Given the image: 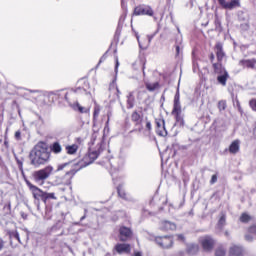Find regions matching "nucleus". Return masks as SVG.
Here are the masks:
<instances>
[{
    "label": "nucleus",
    "instance_id": "nucleus-1",
    "mask_svg": "<svg viewBox=\"0 0 256 256\" xmlns=\"http://www.w3.org/2000/svg\"><path fill=\"white\" fill-rule=\"evenodd\" d=\"M51 151L52 153L59 155V153L63 151V148L61 147V144L59 142H54L51 145L50 149L47 142H38L29 154L31 165H33L34 167H41V165H47V163H49V161L51 160Z\"/></svg>",
    "mask_w": 256,
    "mask_h": 256
},
{
    "label": "nucleus",
    "instance_id": "nucleus-2",
    "mask_svg": "<svg viewBox=\"0 0 256 256\" xmlns=\"http://www.w3.org/2000/svg\"><path fill=\"white\" fill-rule=\"evenodd\" d=\"M105 149V142L103 140H100L98 143V149L97 151L90 152L86 156H84L83 160L80 161L77 166L78 168L76 169H71L68 172H66L65 177H67V180L64 182V185H71V179L75 176V173L77 171H80V169H83V167H87V165H91L97 157H99V153H101Z\"/></svg>",
    "mask_w": 256,
    "mask_h": 256
},
{
    "label": "nucleus",
    "instance_id": "nucleus-3",
    "mask_svg": "<svg viewBox=\"0 0 256 256\" xmlns=\"http://www.w3.org/2000/svg\"><path fill=\"white\" fill-rule=\"evenodd\" d=\"M53 173V167L47 166L44 169H40L38 171H35L32 174V177L38 185H43L45 183L46 179H49L51 177V174Z\"/></svg>",
    "mask_w": 256,
    "mask_h": 256
},
{
    "label": "nucleus",
    "instance_id": "nucleus-4",
    "mask_svg": "<svg viewBox=\"0 0 256 256\" xmlns=\"http://www.w3.org/2000/svg\"><path fill=\"white\" fill-rule=\"evenodd\" d=\"M26 185L31 191L33 198L36 201H44L45 199V191L41 190L39 187L33 185L29 180H26Z\"/></svg>",
    "mask_w": 256,
    "mask_h": 256
},
{
    "label": "nucleus",
    "instance_id": "nucleus-5",
    "mask_svg": "<svg viewBox=\"0 0 256 256\" xmlns=\"http://www.w3.org/2000/svg\"><path fill=\"white\" fill-rule=\"evenodd\" d=\"M156 243L163 249H169L173 247V238L170 236L156 237Z\"/></svg>",
    "mask_w": 256,
    "mask_h": 256
},
{
    "label": "nucleus",
    "instance_id": "nucleus-6",
    "mask_svg": "<svg viewBox=\"0 0 256 256\" xmlns=\"http://www.w3.org/2000/svg\"><path fill=\"white\" fill-rule=\"evenodd\" d=\"M133 237V231L130 230V228L122 226L119 229V239L120 241H129Z\"/></svg>",
    "mask_w": 256,
    "mask_h": 256
},
{
    "label": "nucleus",
    "instance_id": "nucleus-7",
    "mask_svg": "<svg viewBox=\"0 0 256 256\" xmlns=\"http://www.w3.org/2000/svg\"><path fill=\"white\" fill-rule=\"evenodd\" d=\"M200 243L204 251H211L215 245V240L211 236H204L200 239Z\"/></svg>",
    "mask_w": 256,
    "mask_h": 256
},
{
    "label": "nucleus",
    "instance_id": "nucleus-8",
    "mask_svg": "<svg viewBox=\"0 0 256 256\" xmlns=\"http://www.w3.org/2000/svg\"><path fill=\"white\" fill-rule=\"evenodd\" d=\"M134 15H148L153 17V8L150 6H138L134 9Z\"/></svg>",
    "mask_w": 256,
    "mask_h": 256
},
{
    "label": "nucleus",
    "instance_id": "nucleus-9",
    "mask_svg": "<svg viewBox=\"0 0 256 256\" xmlns=\"http://www.w3.org/2000/svg\"><path fill=\"white\" fill-rule=\"evenodd\" d=\"M156 125H157V129H156L157 135H159L160 137H167V129L165 128V120H163V119L156 120Z\"/></svg>",
    "mask_w": 256,
    "mask_h": 256
},
{
    "label": "nucleus",
    "instance_id": "nucleus-10",
    "mask_svg": "<svg viewBox=\"0 0 256 256\" xmlns=\"http://www.w3.org/2000/svg\"><path fill=\"white\" fill-rule=\"evenodd\" d=\"M218 2L224 9H235L239 6V0H218Z\"/></svg>",
    "mask_w": 256,
    "mask_h": 256
},
{
    "label": "nucleus",
    "instance_id": "nucleus-11",
    "mask_svg": "<svg viewBox=\"0 0 256 256\" xmlns=\"http://www.w3.org/2000/svg\"><path fill=\"white\" fill-rule=\"evenodd\" d=\"M179 114H181V102H180L179 91H177L174 96L172 115H179Z\"/></svg>",
    "mask_w": 256,
    "mask_h": 256
},
{
    "label": "nucleus",
    "instance_id": "nucleus-12",
    "mask_svg": "<svg viewBox=\"0 0 256 256\" xmlns=\"http://www.w3.org/2000/svg\"><path fill=\"white\" fill-rule=\"evenodd\" d=\"M216 57L218 63H221L225 57V52L223 51V44L221 42L216 43L215 45Z\"/></svg>",
    "mask_w": 256,
    "mask_h": 256
},
{
    "label": "nucleus",
    "instance_id": "nucleus-13",
    "mask_svg": "<svg viewBox=\"0 0 256 256\" xmlns=\"http://www.w3.org/2000/svg\"><path fill=\"white\" fill-rule=\"evenodd\" d=\"M115 251L119 253V255H123V253H131V245L129 244H117L115 246Z\"/></svg>",
    "mask_w": 256,
    "mask_h": 256
},
{
    "label": "nucleus",
    "instance_id": "nucleus-14",
    "mask_svg": "<svg viewBox=\"0 0 256 256\" xmlns=\"http://www.w3.org/2000/svg\"><path fill=\"white\" fill-rule=\"evenodd\" d=\"M241 147V141L239 140H234L230 146H229V152L232 155H236V153H239V149Z\"/></svg>",
    "mask_w": 256,
    "mask_h": 256
},
{
    "label": "nucleus",
    "instance_id": "nucleus-15",
    "mask_svg": "<svg viewBox=\"0 0 256 256\" xmlns=\"http://www.w3.org/2000/svg\"><path fill=\"white\" fill-rule=\"evenodd\" d=\"M126 99L127 109H133V107H135V93L129 92Z\"/></svg>",
    "mask_w": 256,
    "mask_h": 256
},
{
    "label": "nucleus",
    "instance_id": "nucleus-16",
    "mask_svg": "<svg viewBox=\"0 0 256 256\" xmlns=\"http://www.w3.org/2000/svg\"><path fill=\"white\" fill-rule=\"evenodd\" d=\"M161 229L163 231H175V229H177V226L175 225V223H172L169 221H163L161 223Z\"/></svg>",
    "mask_w": 256,
    "mask_h": 256
},
{
    "label": "nucleus",
    "instance_id": "nucleus-17",
    "mask_svg": "<svg viewBox=\"0 0 256 256\" xmlns=\"http://www.w3.org/2000/svg\"><path fill=\"white\" fill-rule=\"evenodd\" d=\"M239 65L247 67L248 69H255L256 59L240 60Z\"/></svg>",
    "mask_w": 256,
    "mask_h": 256
},
{
    "label": "nucleus",
    "instance_id": "nucleus-18",
    "mask_svg": "<svg viewBox=\"0 0 256 256\" xmlns=\"http://www.w3.org/2000/svg\"><path fill=\"white\" fill-rule=\"evenodd\" d=\"M230 256H243V248L241 246L233 245L230 248Z\"/></svg>",
    "mask_w": 256,
    "mask_h": 256
},
{
    "label": "nucleus",
    "instance_id": "nucleus-19",
    "mask_svg": "<svg viewBox=\"0 0 256 256\" xmlns=\"http://www.w3.org/2000/svg\"><path fill=\"white\" fill-rule=\"evenodd\" d=\"M229 79V73L228 72H223L222 74H219L217 77L218 83L225 87L227 85V80Z\"/></svg>",
    "mask_w": 256,
    "mask_h": 256
},
{
    "label": "nucleus",
    "instance_id": "nucleus-20",
    "mask_svg": "<svg viewBox=\"0 0 256 256\" xmlns=\"http://www.w3.org/2000/svg\"><path fill=\"white\" fill-rule=\"evenodd\" d=\"M212 66H213V69H214V73H217L218 75H221V74L227 72V70H225V68L223 67L221 62L213 63Z\"/></svg>",
    "mask_w": 256,
    "mask_h": 256
},
{
    "label": "nucleus",
    "instance_id": "nucleus-21",
    "mask_svg": "<svg viewBox=\"0 0 256 256\" xmlns=\"http://www.w3.org/2000/svg\"><path fill=\"white\" fill-rule=\"evenodd\" d=\"M144 85L147 89V91L153 92V91H157V89H159V82H148V81H144Z\"/></svg>",
    "mask_w": 256,
    "mask_h": 256
},
{
    "label": "nucleus",
    "instance_id": "nucleus-22",
    "mask_svg": "<svg viewBox=\"0 0 256 256\" xmlns=\"http://www.w3.org/2000/svg\"><path fill=\"white\" fill-rule=\"evenodd\" d=\"M78 149H79V146H77V144L66 146V151H67L68 155H75V153H77Z\"/></svg>",
    "mask_w": 256,
    "mask_h": 256
},
{
    "label": "nucleus",
    "instance_id": "nucleus-23",
    "mask_svg": "<svg viewBox=\"0 0 256 256\" xmlns=\"http://www.w3.org/2000/svg\"><path fill=\"white\" fill-rule=\"evenodd\" d=\"M131 119L136 125H141V115L137 111H134L131 115Z\"/></svg>",
    "mask_w": 256,
    "mask_h": 256
},
{
    "label": "nucleus",
    "instance_id": "nucleus-24",
    "mask_svg": "<svg viewBox=\"0 0 256 256\" xmlns=\"http://www.w3.org/2000/svg\"><path fill=\"white\" fill-rule=\"evenodd\" d=\"M73 109H74V111H79V113H88V111H89L85 107L81 106L80 103L74 104Z\"/></svg>",
    "mask_w": 256,
    "mask_h": 256
},
{
    "label": "nucleus",
    "instance_id": "nucleus-25",
    "mask_svg": "<svg viewBox=\"0 0 256 256\" xmlns=\"http://www.w3.org/2000/svg\"><path fill=\"white\" fill-rule=\"evenodd\" d=\"M173 115L175 116L177 125H179L180 127H183V125H185V120H183V117L181 116V114H173Z\"/></svg>",
    "mask_w": 256,
    "mask_h": 256
},
{
    "label": "nucleus",
    "instance_id": "nucleus-26",
    "mask_svg": "<svg viewBox=\"0 0 256 256\" xmlns=\"http://www.w3.org/2000/svg\"><path fill=\"white\" fill-rule=\"evenodd\" d=\"M197 251H199V246L192 244L188 247V253L190 255H195V253H197Z\"/></svg>",
    "mask_w": 256,
    "mask_h": 256
},
{
    "label": "nucleus",
    "instance_id": "nucleus-27",
    "mask_svg": "<svg viewBox=\"0 0 256 256\" xmlns=\"http://www.w3.org/2000/svg\"><path fill=\"white\" fill-rule=\"evenodd\" d=\"M240 221H241V223H249V221H251V216L247 213H243L240 216Z\"/></svg>",
    "mask_w": 256,
    "mask_h": 256
},
{
    "label": "nucleus",
    "instance_id": "nucleus-28",
    "mask_svg": "<svg viewBox=\"0 0 256 256\" xmlns=\"http://www.w3.org/2000/svg\"><path fill=\"white\" fill-rule=\"evenodd\" d=\"M48 199H57V197L55 196V193L44 192V201H43V203H47Z\"/></svg>",
    "mask_w": 256,
    "mask_h": 256
},
{
    "label": "nucleus",
    "instance_id": "nucleus-29",
    "mask_svg": "<svg viewBox=\"0 0 256 256\" xmlns=\"http://www.w3.org/2000/svg\"><path fill=\"white\" fill-rule=\"evenodd\" d=\"M118 195L121 197V199H127V194L125 193V190L121 186L117 187Z\"/></svg>",
    "mask_w": 256,
    "mask_h": 256
},
{
    "label": "nucleus",
    "instance_id": "nucleus-30",
    "mask_svg": "<svg viewBox=\"0 0 256 256\" xmlns=\"http://www.w3.org/2000/svg\"><path fill=\"white\" fill-rule=\"evenodd\" d=\"M215 26L217 31H223V28L221 27V20L217 15L215 16Z\"/></svg>",
    "mask_w": 256,
    "mask_h": 256
},
{
    "label": "nucleus",
    "instance_id": "nucleus-31",
    "mask_svg": "<svg viewBox=\"0 0 256 256\" xmlns=\"http://www.w3.org/2000/svg\"><path fill=\"white\" fill-rule=\"evenodd\" d=\"M218 109L219 111H225L227 109V102L221 100L218 102Z\"/></svg>",
    "mask_w": 256,
    "mask_h": 256
},
{
    "label": "nucleus",
    "instance_id": "nucleus-32",
    "mask_svg": "<svg viewBox=\"0 0 256 256\" xmlns=\"http://www.w3.org/2000/svg\"><path fill=\"white\" fill-rule=\"evenodd\" d=\"M215 255H216V256H225V255H226L225 248L219 247V248L216 250Z\"/></svg>",
    "mask_w": 256,
    "mask_h": 256
},
{
    "label": "nucleus",
    "instance_id": "nucleus-33",
    "mask_svg": "<svg viewBox=\"0 0 256 256\" xmlns=\"http://www.w3.org/2000/svg\"><path fill=\"white\" fill-rule=\"evenodd\" d=\"M9 236L11 238L17 239V241H21V239L19 238V232H17V231H11L9 233Z\"/></svg>",
    "mask_w": 256,
    "mask_h": 256
},
{
    "label": "nucleus",
    "instance_id": "nucleus-34",
    "mask_svg": "<svg viewBox=\"0 0 256 256\" xmlns=\"http://www.w3.org/2000/svg\"><path fill=\"white\" fill-rule=\"evenodd\" d=\"M99 113H101V108H99V106H95V108H94V119H97V117H99Z\"/></svg>",
    "mask_w": 256,
    "mask_h": 256
},
{
    "label": "nucleus",
    "instance_id": "nucleus-35",
    "mask_svg": "<svg viewBox=\"0 0 256 256\" xmlns=\"http://www.w3.org/2000/svg\"><path fill=\"white\" fill-rule=\"evenodd\" d=\"M145 123H146V130L148 131V133H151V129H152L151 121H149V119L146 118Z\"/></svg>",
    "mask_w": 256,
    "mask_h": 256
},
{
    "label": "nucleus",
    "instance_id": "nucleus-36",
    "mask_svg": "<svg viewBox=\"0 0 256 256\" xmlns=\"http://www.w3.org/2000/svg\"><path fill=\"white\" fill-rule=\"evenodd\" d=\"M225 221H226L225 215H222L221 218L219 219L218 227H223L225 225Z\"/></svg>",
    "mask_w": 256,
    "mask_h": 256
},
{
    "label": "nucleus",
    "instance_id": "nucleus-37",
    "mask_svg": "<svg viewBox=\"0 0 256 256\" xmlns=\"http://www.w3.org/2000/svg\"><path fill=\"white\" fill-rule=\"evenodd\" d=\"M18 169L23 172V160L16 159Z\"/></svg>",
    "mask_w": 256,
    "mask_h": 256
},
{
    "label": "nucleus",
    "instance_id": "nucleus-38",
    "mask_svg": "<svg viewBox=\"0 0 256 256\" xmlns=\"http://www.w3.org/2000/svg\"><path fill=\"white\" fill-rule=\"evenodd\" d=\"M250 107L253 109V111H256V100L250 101Z\"/></svg>",
    "mask_w": 256,
    "mask_h": 256
},
{
    "label": "nucleus",
    "instance_id": "nucleus-39",
    "mask_svg": "<svg viewBox=\"0 0 256 256\" xmlns=\"http://www.w3.org/2000/svg\"><path fill=\"white\" fill-rule=\"evenodd\" d=\"M67 165H69V163H64L58 166V171H63L65 169V167H67Z\"/></svg>",
    "mask_w": 256,
    "mask_h": 256
},
{
    "label": "nucleus",
    "instance_id": "nucleus-40",
    "mask_svg": "<svg viewBox=\"0 0 256 256\" xmlns=\"http://www.w3.org/2000/svg\"><path fill=\"white\" fill-rule=\"evenodd\" d=\"M15 139H17V141H21V132L20 131L15 132Z\"/></svg>",
    "mask_w": 256,
    "mask_h": 256
},
{
    "label": "nucleus",
    "instance_id": "nucleus-41",
    "mask_svg": "<svg viewBox=\"0 0 256 256\" xmlns=\"http://www.w3.org/2000/svg\"><path fill=\"white\" fill-rule=\"evenodd\" d=\"M210 183H211V185L217 183V175H213V176H212V178H211V180H210Z\"/></svg>",
    "mask_w": 256,
    "mask_h": 256
},
{
    "label": "nucleus",
    "instance_id": "nucleus-42",
    "mask_svg": "<svg viewBox=\"0 0 256 256\" xmlns=\"http://www.w3.org/2000/svg\"><path fill=\"white\" fill-rule=\"evenodd\" d=\"M178 241H185V236H183L182 234H178L176 235Z\"/></svg>",
    "mask_w": 256,
    "mask_h": 256
},
{
    "label": "nucleus",
    "instance_id": "nucleus-43",
    "mask_svg": "<svg viewBox=\"0 0 256 256\" xmlns=\"http://www.w3.org/2000/svg\"><path fill=\"white\" fill-rule=\"evenodd\" d=\"M176 55H181V47L179 45L176 46Z\"/></svg>",
    "mask_w": 256,
    "mask_h": 256
},
{
    "label": "nucleus",
    "instance_id": "nucleus-44",
    "mask_svg": "<svg viewBox=\"0 0 256 256\" xmlns=\"http://www.w3.org/2000/svg\"><path fill=\"white\" fill-rule=\"evenodd\" d=\"M245 239H246V241H253V236H251V235H246V236H245Z\"/></svg>",
    "mask_w": 256,
    "mask_h": 256
},
{
    "label": "nucleus",
    "instance_id": "nucleus-45",
    "mask_svg": "<svg viewBox=\"0 0 256 256\" xmlns=\"http://www.w3.org/2000/svg\"><path fill=\"white\" fill-rule=\"evenodd\" d=\"M210 61H211V63H213V61H215V54H213V53L210 54Z\"/></svg>",
    "mask_w": 256,
    "mask_h": 256
},
{
    "label": "nucleus",
    "instance_id": "nucleus-46",
    "mask_svg": "<svg viewBox=\"0 0 256 256\" xmlns=\"http://www.w3.org/2000/svg\"><path fill=\"white\" fill-rule=\"evenodd\" d=\"M250 233H256V226H252L250 228Z\"/></svg>",
    "mask_w": 256,
    "mask_h": 256
},
{
    "label": "nucleus",
    "instance_id": "nucleus-47",
    "mask_svg": "<svg viewBox=\"0 0 256 256\" xmlns=\"http://www.w3.org/2000/svg\"><path fill=\"white\" fill-rule=\"evenodd\" d=\"M117 69H119V59L116 58L115 71H117Z\"/></svg>",
    "mask_w": 256,
    "mask_h": 256
},
{
    "label": "nucleus",
    "instance_id": "nucleus-48",
    "mask_svg": "<svg viewBox=\"0 0 256 256\" xmlns=\"http://www.w3.org/2000/svg\"><path fill=\"white\" fill-rule=\"evenodd\" d=\"M143 77H145V64L142 65Z\"/></svg>",
    "mask_w": 256,
    "mask_h": 256
},
{
    "label": "nucleus",
    "instance_id": "nucleus-49",
    "mask_svg": "<svg viewBox=\"0 0 256 256\" xmlns=\"http://www.w3.org/2000/svg\"><path fill=\"white\" fill-rule=\"evenodd\" d=\"M92 139H97V134H93Z\"/></svg>",
    "mask_w": 256,
    "mask_h": 256
},
{
    "label": "nucleus",
    "instance_id": "nucleus-50",
    "mask_svg": "<svg viewBox=\"0 0 256 256\" xmlns=\"http://www.w3.org/2000/svg\"><path fill=\"white\" fill-rule=\"evenodd\" d=\"M134 256H142L139 252H136Z\"/></svg>",
    "mask_w": 256,
    "mask_h": 256
},
{
    "label": "nucleus",
    "instance_id": "nucleus-51",
    "mask_svg": "<svg viewBox=\"0 0 256 256\" xmlns=\"http://www.w3.org/2000/svg\"><path fill=\"white\" fill-rule=\"evenodd\" d=\"M118 95H121V91H119V88H117Z\"/></svg>",
    "mask_w": 256,
    "mask_h": 256
},
{
    "label": "nucleus",
    "instance_id": "nucleus-52",
    "mask_svg": "<svg viewBox=\"0 0 256 256\" xmlns=\"http://www.w3.org/2000/svg\"><path fill=\"white\" fill-rule=\"evenodd\" d=\"M138 131H140V132L143 131V127H139Z\"/></svg>",
    "mask_w": 256,
    "mask_h": 256
},
{
    "label": "nucleus",
    "instance_id": "nucleus-53",
    "mask_svg": "<svg viewBox=\"0 0 256 256\" xmlns=\"http://www.w3.org/2000/svg\"><path fill=\"white\" fill-rule=\"evenodd\" d=\"M3 249V244H0V251Z\"/></svg>",
    "mask_w": 256,
    "mask_h": 256
},
{
    "label": "nucleus",
    "instance_id": "nucleus-54",
    "mask_svg": "<svg viewBox=\"0 0 256 256\" xmlns=\"http://www.w3.org/2000/svg\"><path fill=\"white\" fill-rule=\"evenodd\" d=\"M78 91H81V88L76 89V93H77Z\"/></svg>",
    "mask_w": 256,
    "mask_h": 256
},
{
    "label": "nucleus",
    "instance_id": "nucleus-55",
    "mask_svg": "<svg viewBox=\"0 0 256 256\" xmlns=\"http://www.w3.org/2000/svg\"><path fill=\"white\" fill-rule=\"evenodd\" d=\"M83 219H85V216H82V217H81V221H83Z\"/></svg>",
    "mask_w": 256,
    "mask_h": 256
},
{
    "label": "nucleus",
    "instance_id": "nucleus-56",
    "mask_svg": "<svg viewBox=\"0 0 256 256\" xmlns=\"http://www.w3.org/2000/svg\"><path fill=\"white\" fill-rule=\"evenodd\" d=\"M105 256H111V254L107 253Z\"/></svg>",
    "mask_w": 256,
    "mask_h": 256
},
{
    "label": "nucleus",
    "instance_id": "nucleus-57",
    "mask_svg": "<svg viewBox=\"0 0 256 256\" xmlns=\"http://www.w3.org/2000/svg\"><path fill=\"white\" fill-rule=\"evenodd\" d=\"M151 39H152V38H149V42H151Z\"/></svg>",
    "mask_w": 256,
    "mask_h": 256
},
{
    "label": "nucleus",
    "instance_id": "nucleus-58",
    "mask_svg": "<svg viewBox=\"0 0 256 256\" xmlns=\"http://www.w3.org/2000/svg\"><path fill=\"white\" fill-rule=\"evenodd\" d=\"M137 39H138V41H139V36H137Z\"/></svg>",
    "mask_w": 256,
    "mask_h": 256
}]
</instances>
